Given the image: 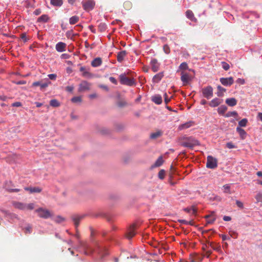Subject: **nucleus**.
<instances>
[{
  "label": "nucleus",
  "mask_w": 262,
  "mask_h": 262,
  "mask_svg": "<svg viewBox=\"0 0 262 262\" xmlns=\"http://www.w3.org/2000/svg\"><path fill=\"white\" fill-rule=\"evenodd\" d=\"M119 78L120 82L121 84L129 86H135L136 85L135 80L133 78H130L127 77L125 73L120 75Z\"/></svg>",
  "instance_id": "f257e3e1"
},
{
  "label": "nucleus",
  "mask_w": 262,
  "mask_h": 262,
  "mask_svg": "<svg viewBox=\"0 0 262 262\" xmlns=\"http://www.w3.org/2000/svg\"><path fill=\"white\" fill-rule=\"evenodd\" d=\"M182 145L185 147H193L195 146L200 145L199 141L192 137L186 138V140L182 143Z\"/></svg>",
  "instance_id": "f03ea898"
},
{
  "label": "nucleus",
  "mask_w": 262,
  "mask_h": 262,
  "mask_svg": "<svg viewBox=\"0 0 262 262\" xmlns=\"http://www.w3.org/2000/svg\"><path fill=\"white\" fill-rule=\"evenodd\" d=\"M35 212L37 213L38 216L42 219H48L52 216V213L48 209L40 207L35 210Z\"/></svg>",
  "instance_id": "7ed1b4c3"
},
{
  "label": "nucleus",
  "mask_w": 262,
  "mask_h": 262,
  "mask_svg": "<svg viewBox=\"0 0 262 262\" xmlns=\"http://www.w3.org/2000/svg\"><path fill=\"white\" fill-rule=\"evenodd\" d=\"M13 205L15 208L20 210H33L34 208V204L33 203L26 204L21 202H14Z\"/></svg>",
  "instance_id": "20e7f679"
},
{
  "label": "nucleus",
  "mask_w": 262,
  "mask_h": 262,
  "mask_svg": "<svg viewBox=\"0 0 262 262\" xmlns=\"http://www.w3.org/2000/svg\"><path fill=\"white\" fill-rule=\"evenodd\" d=\"M213 89L210 85L204 87L202 89L203 96L204 98L209 99L212 97L213 95Z\"/></svg>",
  "instance_id": "39448f33"
},
{
  "label": "nucleus",
  "mask_w": 262,
  "mask_h": 262,
  "mask_svg": "<svg viewBox=\"0 0 262 262\" xmlns=\"http://www.w3.org/2000/svg\"><path fill=\"white\" fill-rule=\"evenodd\" d=\"M217 166V160L211 156L207 158L206 167L210 169H214Z\"/></svg>",
  "instance_id": "423d86ee"
},
{
  "label": "nucleus",
  "mask_w": 262,
  "mask_h": 262,
  "mask_svg": "<svg viewBox=\"0 0 262 262\" xmlns=\"http://www.w3.org/2000/svg\"><path fill=\"white\" fill-rule=\"evenodd\" d=\"M95 3L94 1L89 0L86 1H82V5L84 9L86 11H90L93 10L94 8Z\"/></svg>",
  "instance_id": "0eeeda50"
},
{
  "label": "nucleus",
  "mask_w": 262,
  "mask_h": 262,
  "mask_svg": "<svg viewBox=\"0 0 262 262\" xmlns=\"http://www.w3.org/2000/svg\"><path fill=\"white\" fill-rule=\"evenodd\" d=\"M91 83L85 80H83L79 85L78 91L80 93L89 91L90 89Z\"/></svg>",
  "instance_id": "6e6552de"
},
{
  "label": "nucleus",
  "mask_w": 262,
  "mask_h": 262,
  "mask_svg": "<svg viewBox=\"0 0 262 262\" xmlns=\"http://www.w3.org/2000/svg\"><path fill=\"white\" fill-rule=\"evenodd\" d=\"M84 216H85V215H78V214H74L71 216V219L74 223L76 229L77 228V227L78 226L80 222L83 219H84Z\"/></svg>",
  "instance_id": "1a4fd4ad"
},
{
  "label": "nucleus",
  "mask_w": 262,
  "mask_h": 262,
  "mask_svg": "<svg viewBox=\"0 0 262 262\" xmlns=\"http://www.w3.org/2000/svg\"><path fill=\"white\" fill-rule=\"evenodd\" d=\"M221 83L224 86H231L234 82L233 78L230 77L228 78H221L220 79Z\"/></svg>",
  "instance_id": "9d476101"
},
{
  "label": "nucleus",
  "mask_w": 262,
  "mask_h": 262,
  "mask_svg": "<svg viewBox=\"0 0 262 262\" xmlns=\"http://www.w3.org/2000/svg\"><path fill=\"white\" fill-rule=\"evenodd\" d=\"M150 65L152 71L154 72H157L159 69L160 64L156 59L154 58L151 60Z\"/></svg>",
  "instance_id": "9b49d317"
},
{
  "label": "nucleus",
  "mask_w": 262,
  "mask_h": 262,
  "mask_svg": "<svg viewBox=\"0 0 262 262\" xmlns=\"http://www.w3.org/2000/svg\"><path fill=\"white\" fill-rule=\"evenodd\" d=\"M97 131L102 135H109L112 133L111 129L103 126H98L97 127Z\"/></svg>",
  "instance_id": "f8f14e48"
},
{
  "label": "nucleus",
  "mask_w": 262,
  "mask_h": 262,
  "mask_svg": "<svg viewBox=\"0 0 262 262\" xmlns=\"http://www.w3.org/2000/svg\"><path fill=\"white\" fill-rule=\"evenodd\" d=\"M136 227L135 225H131L129 229H128L127 232L126 233V237L128 239H131L132 237H133L135 234H136Z\"/></svg>",
  "instance_id": "ddd939ff"
},
{
  "label": "nucleus",
  "mask_w": 262,
  "mask_h": 262,
  "mask_svg": "<svg viewBox=\"0 0 262 262\" xmlns=\"http://www.w3.org/2000/svg\"><path fill=\"white\" fill-rule=\"evenodd\" d=\"M13 185L11 181H7L5 183V188L9 192H17L20 191L19 189H12L11 186Z\"/></svg>",
  "instance_id": "4468645a"
},
{
  "label": "nucleus",
  "mask_w": 262,
  "mask_h": 262,
  "mask_svg": "<svg viewBox=\"0 0 262 262\" xmlns=\"http://www.w3.org/2000/svg\"><path fill=\"white\" fill-rule=\"evenodd\" d=\"M51 83V82L50 81H48V82L46 83H42L40 81H35L32 83V86L33 87L39 86L40 90H43V89L46 88L49 84Z\"/></svg>",
  "instance_id": "2eb2a0df"
},
{
  "label": "nucleus",
  "mask_w": 262,
  "mask_h": 262,
  "mask_svg": "<svg viewBox=\"0 0 262 262\" xmlns=\"http://www.w3.org/2000/svg\"><path fill=\"white\" fill-rule=\"evenodd\" d=\"M164 163V160L163 159V157L162 156H160L158 159L156 160V161L153 164L151 167L150 169H154L156 167H159L161 166Z\"/></svg>",
  "instance_id": "dca6fc26"
},
{
  "label": "nucleus",
  "mask_w": 262,
  "mask_h": 262,
  "mask_svg": "<svg viewBox=\"0 0 262 262\" xmlns=\"http://www.w3.org/2000/svg\"><path fill=\"white\" fill-rule=\"evenodd\" d=\"M223 102V100L218 98H215L212 99L209 103V105L210 106L214 107L219 106Z\"/></svg>",
  "instance_id": "f3484780"
},
{
  "label": "nucleus",
  "mask_w": 262,
  "mask_h": 262,
  "mask_svg": "<svg viewBox=\"0 0 262 262\" xmlns=\"http://www.w3.org/2000/svg\"><path fill=\"white\" fill-rule=\"evenodd\" d=\"M181 79L182 81L183 82L184 85H186L187 83H188L190 81V77H189V74L182 72L181 73Z\"/></svg>",
  "instance_id": "a211bd4d"
},
{
  "label": "nucleus",
  "mask_w": 262,
  "mask_h": 262,
  "mask_svg": "<svg viewBox=\"0 0 262 262\" xmlns=\"http://www.w3.org/2000/svg\"><path fill=\"white\" fill-rule=\"evenodd\" d=\"M186 17L190 19L191 21L194 23H196L198 20L195 17L192 11L190 10H188L186 11Z\"/></svg>",
  "instance_id": "6ab92c4d"
},
{
  "label": "nucleus",
  "mask_w": 262,
  "mask_h": 262,
  "mask_svg": "<svg viewBox=\"0 0 262 262\" xmlns=\"http://www.w3.org/2000/svg\"><path fill=\"white\" fill-rule=\"evenodd\" d=\"M80 71L82 72V75L84 77L92 78L93 77V74L89 71H86V69L84 67H81L80 68Z\"/></svg>",
  "instance_id": "aec40b11"
},
{
  "label": "nucleus",
  "mask_w": 262,
  "mask_h": 262,
  "mask_svg": "<svg viewBox=\"0 0 262 262\" xmlns=\"http://www.w3.org/2000/svg\"><path fill=\"white\" fill-rule=\"evenodd\" d=\"M56 50L59 52L66 51V44L62 42H59L56 45Z\"/></svg>",
  "instance_id": "412c9836"
},
{
  "label": "nucleus",
  "mask_w": 262,
  "mask_h": 262,
  "mask_svg": "<svg viewBox=\"0 0 262 262\" xmlns=\"http://www.w3.org/2000/svg\"><path fill=\"white\" fill-rule=\"evenodd\" d=\"M126 55L127 52L125 50L118 52L117 56V61L119 62H122Z\"/></svg>",
  "instance_id": "4be33fe9"
},
{
  "label": "nucleus",
  "mask_w": 262,
  "mask_h": 262,
  "mask_svg": "<svg viewBox=\"0 0 262 262\" xmlns=\"http://www.w3.org/2000/svg\"><path fill=\"white\" fill-rule=\"evenodd\" d=\"M164 72H160L155 75L152 78V82L154 83H158L163 77Z\"/></svg>",
  "instance_id": "5701e85b"
},
{
  "label": "nucleus",
  "mask_w": 262,
  "mask_h": 262,
  "mask_svg": "<svg viewBox=\"0 0 262 262\" xmlns=\"http://www.w3.org/2000/svg\"><path fill=\"white\" fill-rule=\"evenodd\" d=\"M25 190L29 191L30 193H40L42 189L39 187H25Z\"/></svg>",
  "instance_id": "b1692460"
},
{
  "label": "nucleus",
  "mask_w": 262,
  "mask_h": 262,
  "mask_svg": "<svg viewBox=\"0 0 262 262\" xmlns=\"http://www.w3.org/2000/svg\"><path fill=\"white\" fill-rule=\"evenodd\" d=\"M102 59L100 57L95 58L91 62V65L93 67H98L102 64Z\"/></svg>",
  "instance_id": "393cba45"
},
{
  "label": "nucleus",
  "mask_w": 262,
  "mask_h": 262,
  "mask_svg": "<svg viewBox=\"0 0 262 262\" xmlns=\"http://www.w3.org/2000/svg\"><path fill=\"white\" fill-rule=\"evenodd\" d=\"M151 100L157 104H160L162 102V97L160 95H156L151 97Z\"/></svg>",
  "instance_id": "a878e982"
},
{
  "label": "nucleus",
  "mask_w": 262,
  "mask_h": 262,
  "mask_svg": "<svg viewBox=\"0 0 262 262\" xmlns=\"http://www.w3.org/2000/svg\"><path fill=\"white\" fill-rule=\"evenodd\" d=\"M226 103L230 106H234L237 104V100L234 98H227L225 101Z\"/></svg>",
  "instance_id": "bb28decb"
},
{
  "label": "nucleus",
  "mask_w": 262,
  "mask_h": 262,
  "mask_svg": "<svg viewBox=\"0 0 262 262\" xmlns=\"http://www.w3.org/2000/svg\"><path fill=\"white\" fill-rule=\"evenodd\" d=\"M193 124V122L192 121H189L188 122H186L185 123L181 124L179 126L178 129L179 130H183L184 129L188 128L190 127H191Z\"/></svg>",
  "instance_id": "cd10ccee"
},
{
  "label": "nucleus",
  "mask_w": 262,
  "mask_h": 262,
  "mask_svg": "<svg viewBox=\"0 0 262 262\" xmlns=\"http://www.w3.org/2000/svg\"><path fill=\"white\" fill-rule=\"evenodd\" d=\"M49 17L47 14H43L37 18V22L47 23L49 20Z\"/></svg>",
  "instance_id": "c85d7f7f"
},
{
  "label": "nucleus",
  "mask_w": 262,
  "mask_h": 262,
  "mask_svg": "<svg viewBox=\"0 0 262 262\" xmlns=\"http://www.w3.org/2000/svg\"><path fill=\"white\" fill-rule=\"evenodd\" d=\"M117 104L119 107H123L127 105V103L124 99L120 98L119 96Z\"/></svg>",
  "instance_id": "c756f323"
},
{
  "label": "nucleus",
  "mask_w": 262,
  "mask_h": 262,
  "mask_svg": "<svg viewBox=\"0 0 262 262\" xmlns=\"http://www.w3.org/2000/svg\"><path fill=\"white\" fill-rule=\"evenodd\" d=\"M217 89V96L218 97H223L224 96V93L226 92V90L225 88L221 86V85H218Z\"/></svg>",
  "instance_id": "7c9ffc66"
},
{
  "label": "nucleus",
  "mask_w": 262,
  "mask_h": 262,
  "mask_svg": "<svg viewBox=\"0 0 262 262\" xmlns=\"http://www.w3.org/2000/svg\"><path fill=\"white\" fill-rule=\"evenodd\" d=\"M227 109V107L226 105H223L218 108L217 112L220 115H224Z\"/></svg>",
  "instance_id": "2f4dec72"
},
{
  "label": "nucleus",
  "mask_w": 262,
  "mask_h": 262,
  "mask_svg": "<svg viewBox=\"0 0 262 262\" xmlns=\"http://www.w3.org/2000/svg\"><path fill=\"white\" fill-rule=\"evenodd\" d=\"M236 130L238 133V134H239L240 136L242 139L245 138L247 135V133L244 129H243L240 127H237Z\"/></svg>",
  "instance_id": "473e14b6"
},
{
  "label": "nucleus",
  "mask_w": 262,
  "mask_h": 262,
  "mask_svg": "<svg viewBox=\"0 0 262 262\" xmlns=\"http://www.w3.org/2000/svg\"><path fill=\"white\" fill-rule=\"evenodd\" d=\"M162 135V132L159 130L155 133H151L150 134V137L151 139H157V138L160 137V136H161Z\"/></svg>",
  "instance_id": "72a5a7b5"
},
{
  "label": "nucleus",
  "mask_w": 262,
  "mask_h": 262,
  "mask_svg": "<svg viewBox=\"0 0 262 262\" xmlns=\"http://www.w3.org/2000/svg\"><path fill=\"white\" fill-rule=\"evenodd\" d=\"M79 20V16L75 15V16L71 17L70 18L69 23L71 25H74V24H76L77 23H78Z\"/></svg>",
  "instance_id": "f704fd0d"
},
{
  "label": "nucleus",
  "mask_w": 262,
  "mask_h": 262,
  "mask_svg": "<svg viewBox=\"0 0 262 262\" xmlns=\"http://www.w3.org/2000/svg\"><path fill=\"white\" fill-rule=\"evenodd\" d=\"M62 4V0H51V4L54 6L60 7Z\"/></svg>",
  "instance_id": "c9c22d12"
},
{
  "label": "nucleus",
  "mask_w": 262,
  "mask_h": 262,
  "mask_svg": "<svg viewBox=\"0 0 262 262\" xmlns=\"http://www.w3.org/2000/svg\"><path fill=\"white\" fill-rule=\"evenodd\" d=\"M50 105L54 107H57L60 106L59 102L56 99H52L50 101Z\"/></svg>",
  "instance_id": "e433bc0d"
},
{
  "label": "nucleus",
  "mask_w": 262,
  "mask_h": 262,
  "mask_svg": "<svg viewBox=\"0 0 262 262\" xmlns=\"http://www.w3.org/2000/svg\"><path fill=\"white\" fill-rule=\"evenodd\" d=\"M124 126L122 123H116L114 125V129L117 132H120L123 129Z\"/></svg>",
  "instance_id": "4c0bfd02"
},
{
  "label": "nucleus",
  "mask_w": 262,
  "mask_h": 262,
  "mask_svg": "<svg viewBox=\"0 0 262 262\" xmlns=\"http://www.w3.org/2000/svg\"><path fill=\"white\" fill-rule=\"evenodd\" d=\"M225 117H230L233 116L235 118L238 116V114L236 111L228 112L227 114L224 115Z\"/></svg>",
  "instance_id": "58836bf2"
},
{
  "label": "nucleus",
  "mask_w": 262,
  "mask_h": 262,
  "mask_svg": "<svg viewBox=\"0 0 262 262\" xmlns=\"http://www.w3.org/2000/svg\"><path fill=\"white\" fill-rule=\"evenodd\" d=\"M106 28L107 26L105 23H101L98 25V30L101 32L105 31Z\"/></svg>",
  "instance_id": "ea45409f"
},
{
  "label": "nucleus",
  "mask_w": 262,
  "mask_h": 262,
  "mask_svg": "<svg viewBox=\"0 0 262 262\" xmlns=\"http://www.w3.org/2000/svg\"><path fill=\"white\" fill-rule=\"evenodd\" d=\"M248 123V120L246 118L242 119L238 122V127H245Z\"/></svg>",
  "instance_id": "a19ab883"
},
{
  "label": "nucleus",
  "mask_w": 262,
  "mask_h": 262,
  "mask_svg": "<svg viewBox=\"0 0 262 262\" xmlns=\"http://www.w3.org/2000/svg\"><path fill=\"white\" fill-rule=\"evenodd\" d=\"M184 211L187 212H190L191 211L192 212V214H195L197 212L196 209L194 206H191V208H186L184 209Z\"/></svg>",
  "instance_id": "79ce46f5"
},
{
  "label": "nucleus",
  "mask_w": 262,
  "mask_h": 262,
  "mask_svg": "<svg viewBox=\"0 0 262 262\" xmlns=\"http://www.w3.org/2000/svg\"><path fill=\"white\" fill-rule=\"evenodd\" d=\"M18 157L15 155H12V156H9L8 157V161L10 162H15L17 159Z\"/></svg>",
  "instance_id": "37998d69"
},
{
  "label": "nucleus",
  "mask_w": 262,
  "mask_h": 262,
  "mask_svg": "<svg viewBox=\"0 0 262 262\" xmlns=\"http://www.w3.org/2000/svg\"><path fill=\"white\" fill-rule=\"evenodd\" d=\"M165 176V171L164 169H161L158 173V178L161 180H163Z\"/></svg>",
  "instance_id": "c03bdc74"
},
{
  "label": "nucleus",
  "mask_w": 262,
  "mask_h": 262,
  "mask_svg": "<svg viewBox=\"0 0 262 262\" xmlns=\"http://www.w3.org/2000/svg\"><path fill=\"white\" fill-rule=\"evenodd\" d=\"M82 101L81 96H76L72 98L71 101L73 103L80 102Z\"/></svg>",
  "instance_id": "a18cd8bd"
},
{
  "label": "nucleus",
  "mask_w": 262,
  "mask_h": 262,
  "mask_svg": "<svg viewBox=\"0 0 262 262\" xmlns=\"http://www.w3.org/2000/svg\"><path fill=\"white\" fill-rule=\"evenodd\" d=\"M179 69L182 70H186L188 69V64L186 62H182L179 66Z\"/></svg>",
  "instance_id": "49530a36"
},
{
  "label": "nucleus",
  "mask_w": 262,
  "mask_h": 262,
  "mask_svg": "<svg viewBox=\"0 0 262 262\" xmlns=\"http://www.w3.org/2000/svg\"><path fill=\"white\" fill-rule=\"evenodd\" d=\"M163 49L164 52L167 54H168L170 52V48L167 45H164L163 46Z\"/></svg>",
  "instance_id": "de8ad7c7"
},
{
  "label": "nucleus",
  "mask_w": 262,
  "mask_h": 262,
  "mask_svg": "<svg viewBox=\"0 0 262 262\" xmlns=\"http://www.w3.org/2000/svg\"><path fill=\"white\" fill-rule=\"evenodd\" d=\"M221 63H222V68L225 71H227V70H228L229 69L230 66H229V64L228 63H227V62H224V61L222 62Z\"/></svg>",
  "instance_id": "09e8293b"
},
{
  "label": "nucleus",
  "mask_w": 262,
  "mask_h": 262,
  "mask_svg": "<svg viewBox=\"0 0 262 262\" xmlns=\"http://www.w3.org/2000/svg\"><path fill=\"white\" fill-rule=\"evenodd\" d=\"M20 38L23 40V41L26 42H27L29 38L27 36L26 33H23L20 34Z\"/></svg>",
  "instance_id": "8fccbe9b"
},
{
  "label": "nucleus",
  "mask_w": 262,
  "mask_h": 262,
  "mask_svg": "<svg viewBox=\"0 0 262 262\" xmlns=\"http://www.w3.org/2000/svg\"><path fill=\"white\" fill-rule=\"evenodd\" d=\"M255 199L257 202H262V193H257L255 196Z\"/></svg>",
  "instance_id": "3c124183"
},
{
  "label": "nucleus",
  "mask_w": 262,
  "mask_h": 262,
  "mask_svg": "<svg viewBox=\"0 0 262 262\" xmlns=\"http://www.w3.org/2000/svg\"><path fill=\"white\" fill-rule=\"evenodd\" d=\"M25 232L26 234L31 233L32 232V227L28 225L24 228Z\"/></svg>",
  "instance_id": "603ef678"
},
{
  "label": "nucleus",
  "mask_w": 262,
  "mask_h": 262,
  "mask_svg": "<svg viewBox=\"0 0 262 262\" xmlns=\"http://www.w3.org/2000/svg\"><path fill=\"white\" fill-rule=\"evenodd\" d=\"M216 217H213V218H209L207 220L206 224H213L216 220Z\"/></svg>",
  "instance_id": "864d4df0"
},
{
  "label": "nucleus",
  "mask_w": 262,
  "mask_h": 262,
  "mask_svg": "<svg viewBox=\"0 0 262 262\" xmlns=\"http://www.w3.org/2000/svg\"><path fill=\"white\" fill-rule=\"evenodd\" d=\"M64 221V219L60 216H58L55 219V221L57 223H61Z\"/></svg>",
  "instance_id": "5fc2aeb1"
},
{
  "label": "nucleus",
  "mask_w": 262,
  "mask_h": 262,
  "mask_svg": "<svg viewBox=\"0 0 262 262\" xmlns=\"http://www.w3.org/2000/svg\"><path fill=\"white\" fill-rule=\"evenodd\" d=\"M223 188L225 190V192H227L228 193H231V192L230 191V187L229 185L226 184V185H224Z\"/></svg>",
  "instance_id": "6e6d98bb"
},
{
  "label": "nucleus",
  "mask_w": 262,
  "mask_h": 262,
  "mask_svg": "<svg viewBox=\"0 0 262 262\" xmlns=\"http://www.w3.org/2000/svg\"><path fill=\"white\" fill-rule=\"evenodd\" d=\"M236 82L237 83L239 84H244L245 83V80L243 78H238L236 80Z\"/></svg>",
  "instance_id": "4d7b16f0"
},
{
  "label": "nucleus",
  "mask_w": 262,
  "mask_h": 262,
  "mask_svg": "<svg viewBox=\"0 0 262 262\" xmlns=\"http://www.w3.org/2000/svg\"><path fill=\"white\" fill-rule=\"evenodd\" d=\"M236 204L238 207H239L241 209H243L244 208L243 203L238 200L236 201Z\"/></svg>",
  "instance_id": "13d9d810"
},
{
  "label": "nucleus",
  "mask_w": 262,
  "mask_h": 262,
  "mask_svg": "<svg viewBox=\"0 0 262 262\" xmlns=\"http://www.w3.org/2000/svg\"><path fill=\"white\" fill-rule=\"evenodd\" d=\"M48 77L51 80H55L57 77V75L55 74H51L48 75Z\"/></svg>",
  "instance_id": "bf43d9fd"
},
{
  "label": "nucleus",
  "mask_w": 262,
  "mask_h": 262,
  "mask_svg": "<svg viewBox=\"0 0 262 262\" xmlns=\"http://www.w3.org/2000/svg\"><path fill=\"white\" fill-rule=\"evenodd\" d=\"M109 80H110V81L111 82H112L114 84L117 85V83H118L117 80L114 77H110L109 78Z\"/></svg>",
  "instance_id": "052dcab7"
},
{
  "label": "nucleus",
  "mask_w": 262,
  "mask_h": 262,
  "mask_svg": "<svg viewBox=\"0 0 262 262\" xmlns=\"http://www.w3.org/2000/svg\"><path fill=\"white\" fill-rule=\"evenodd\" d=\"M22 105V104L20 102H15L12 104V106L13 107H20Z\"/></svg>",
  "instance_id": "680f3d73"
},
{
  "label": "nucleus",
  "mask_w": 262,
  "mask_h": 262,
  "mask_svg": "<svg viewBox=\"0 0 262 262\" xmlns=\"http://www.w3.org/2000/svg\"><path fill=\"white\" fill-rule=\"evenodd\" d=\"M170 101V99L168 98L166 93L164 94V101L167 104Z\"/></svg>",
  "instance_id": "e2e57ef3"
},
{
  "label": "nucleus",
  "mask_w": 262,
  "mask_h": 262,
  "mask_svg": "<svg viewBox=\"0 0 262 262\" xmlns=\"http://www.w3.org/2000/svg\"><path fill=\"white\" fill-rule=\"evenodd\" d=\"M74 90L73 86H68L66 88V90L68 92H72Z\"/></svg>",
  "instance_id": "0e129e2a"
},
{
  "label": "nucleus",
  "mask_w": 262,
  "mask_h": 262,
  "mask_svg": "<svg viewBox=\"0 0 262 262\" xmlns=\"http://www.w3.org/2000/svg\"><path fill=\"white\" fill-rule=\"evenodd\" d=\"M209 245L215 250H217L219 249V246L217 245H214L213 243H211L209 244Z\"/></svg>",
  "instance_id": "69168bd1"
},
{
  "label": "nucleus",
  "mask_w": 262,
  "mask_h": 262,
  "mask_svg": "<svg viewBox=\"0 0 262 262\" xmlns=\"http://www.w3.org/2000/svg\"><path fill=\"white\" fill-rule=\"evenodd\" d=\"M99 88L104 90L105 91L108 92L109 91V88H108L107 86L105 85H103V84H101V85H100L99 86Z\"/></svg>",
  "instance_id": "338daca9"
},
{
  "label": "nucleus",
  "mask_w": 262,
  "mask_h": 262,
  "mask_svg": "<svg viewBox=\"0 0 262 262\" xmlns=\"http://www.w3.org/2000/svg\"><path fill=\"white\" fill-rule=\"evenodd\" d=\"M198 256L196 255L194 257H190V260L191 262H198Z\"/></svg>",
  "instance_id": "774afa93"
}]
</instances>
